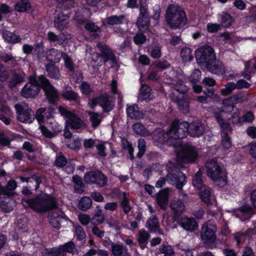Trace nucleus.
Instances as JSON below:
<instances>
[{"mask_svg": "<svg viewBox=\"0 0 256 256\" xmlns=\"http://www.w3.org/2000/svg\"><path fill=\"white\" fill-rule=\"evenodd\" d=\"M42 88L44 90L50 102L54 103L58 98L57 91L43 76H40L38 79L35 77L30 78V82L22 89V95L26 98L34 97L38 94Z\"/></svg>", "mask_w": 256, "mask_h": 256, "instance_id": "1", "label": "nucleus"}, {"mask_svg": "<svg viewBox=\"0 0 256 256\" xmlns=\"http://www.w3.org/2000/svg\"><path fill=\"white\" fill-rule=\"evenodd\" d=\"M188 124L186 122H179L174 121L170 128L164 132L160 129L156 130L153 137L155 142L164 144L166 142L168 144L176 146L179 144L177 140L186 136V128Z\"/></svg>", "mask_w": 256, "mask_h": 256, "instance_id": "2", "label": "nucleus"}, {"mask_svg": "<svg viewBox=\"0 0 256 256\" xmlns=\"http://www.w3.org/2000/svg\"><path fill=\"white\" fill-rule=\"evenodd\" d=\"M46 108H40L36 112V118L40 124V129L42 135L51 138L54 136L56 132L60 131L59 125L52 117L45 118Z\"/></svg>", "mask_w": 256, "mask_h": 256, "instance_id": "3", "label": "nucleus"}, {"mask_svg": "<svg viewBox=\"0 0 256 256\" xmlns=\"http://www.w3.org/2000/svg\"><path fill=\"white\" fill-rule=\"evenodd\" d=\"M22 202L24 206H28L33 210L40 212H46L56 206L54 198L46 194L32 199L23 200Z\"/></svg>", "mask_w": 256, "mask_h": 256, "instance_id": "4", "label": "nucleus"}, {"mask_svg": "<svg viewBox=\"0 0 256 256\" xmlns=\"http://www.w3.org/2000/svg\"><path fill=\"white\" fill-rule=\"evenodd\" d=\"M206 172L208 176L218 186L222 187L227 184V172L224 168L214 160L206 163Z\"/></svg>", "mask_w": 256, "mask_h": 256, "instance_id": "5", "label": "nucleus"}, {"mask_svg": "<svg viewBox=\"0 0 256 256\" xmlns=\"http://www.w3.org/2000/svg\"><path fill=\"white\" fill-rule=\"evenodd\" d=\"M186 15L182 9L178 5H170L166 9V20L167 24L172 29L180 28L185 23Z\"/></svg>", "mask_w": 256, "mask_h": 256, "instance_id": "6", "label": "nucleus"}, {"mask_svg": "<svg viewBox=\"0 0 256 256\" xmlns=\"http://www.w3.org/2000/svg\"><path fill=\"white\" fill-rule=\"evenodd\" d=\"M217 230V226L214 221L208 220L204 222L200 232V238L203 243L206 244L214 243L216 240Z\"/></svg>", "mask_w": 256, "mask_h": 256, "instance_id": "7", "label": "nucleus"}, {"mask_svg": "<svg viewBox=\"0 0 256 256\" xmlns=\"http://www.w3.org/2000/svg\"><path fill=\"white\" fill-rule=\"evenodd\" d=\"M58 110L60 115L66 120V124L67 127L72 129L78 130L83 128L84 126V122L74 112L68 110L65 107L60 106Z\"/></svg>", "mask_w": 256, "mask_h": 256, "instance_id": "8", "label": "nucleus"}, {"mask_svg": "<svg viewBox=\"0 0 256 256\" xmlns=\"http://www.w3.org/2000/svg\"><path fill=\"white\" fill-rule=\"evenodd\" d=\"M98 104L102 107L104 112H108L114 108V100L112 97L105 94L98 97L90 99L88 105L90 108H94Z\"/></svg>", "mask_w": 256, "mask_h": 256, "instance_id": "9", "label": "nucleus"}, {"mask_svg": "<svg viewBox=\"0 0 256 256\" xmlns=\"http://www.w3.org/2000/svg\"><path fill=\"white\" fill-rule=\"evenodd\" d=\"M198 156L196 148L188 145H183L180 148L177 154L178 163H188L195 160Z\"/></svg>", "mask_w": 256, "mask_h": 256, "instance_id": "10", "label": "nucleus"}, {"mask_svg": "<svg viewBox=\"0 0 256 256\" xmlns=\"http://www.w3.org/2000/svg\"><path fill=\"white\" fill-rule=\"evenodd\" d=\"M195 56L198 62L206 64L216 60L214 50L209 46H202L195 52Z\"/></svg>", "mask_w": 256, "mask_h": 256, "instance_id": "11", "label": "nucleus"}, {"mask_svg": "<svg viewBox=\"0 0 256 256\" xmlns=\"http://www.w3.org/2000/svg\"><path fill=\"white\" fill-rule=\"evenodd\" d=\"M14 108L18 114L19 121L24 123H32L34 119V114L28 105L21 103L15 105Z\"/></svg>", "mask_w": 256, "mask_h": 256, "instance_id": "12", "label": "nucleus"}, {"mask_svg": "<svg viewBox=\"0 0 256 256\" xmlns=\"http://www.w3.org/2000/svg\"><path fill=\"white\" fill-rule=\"evenodd\" d=\"M166 178L170 184L175 185L177 188L180 189L186 182L185 176L176 168L168 172Z\"/></svg>", "mask_w": 256, "mask_h": 256, "instance_id": "13", "label": "nucleus"}, {"mask_svg": "<svg viewBox=\"0 0 256 256\" xmlns=\"http://www.w3.org/2000/svg\"><path fill=\"white\" fill-rule=\"evenodd\" d=\"M84 181L86 183L95 184L98 186H103L107 182L106 177L100 172H90L84 176Z\"/></svg>", "mask_w": 256, "mask_h": 256, "instance_id": "14", "label": "nucleus"}, {"mask_svg": "<svg viewBox=\"0 0 256 256\" xmlns=\"http://www.w3.org/2000/svg\"><path fill=\"white\" fill-rule=\"evenodd\" d=\"M150 16L147 8L144 6L140 8V14L136 22L138 29L142 32H146L148 28Z\"/></svg>", "mask_w": 256, "mask_h": 256, "instance_id": "15", "label": "nucleus"}, {"mask_svg": "<svg viewBox=\"0 0 256 256\" xmlns=\"http://www.w3.org/2000/svg\"><path fill=\"white\" fill-rule=\"evenodd\" d=\"M242 97V94H238L224 99L222 102V110L219 108L222 111V114L225 111L226 112H232L236 104L241 102L244 100L243 99Z\"/></svg>", "mask_w": 256, "mask_h": 256, "instance_id": "16", "label": "nucleus"}, {"mask_svg": "<svg viewBox=\"0 0 256 256\" xmlns=\"http://www.w3.org/2000/svg\"><path fill=\"white\" fill-rule=\"evenodd\" d=\"M180 226L185 230L188 232H194L198 229V226L195 218L184 216L179 220Z\"/></svg>", "mask_w": 256, "mask_h": 256, "instance_id": "17", "label": "nucleus"}, {"mask_svg": "<svg viewBox=\"0 0 256 256\" xmlns=\"http://www.w3.org/2000/svg\"><path fill=\"white\" fill-rule=\"evenodd\" d=\"M188 126L186 128V135L189 128V133L192 136H200L205 132V126L200 120H196L190 124L187 122Z\"/></svg>", "mask_w": 256, "mask_h": 256, "instance_id": "18", "label": "nucleus"}, {"mask_svg": "<svg viewBox=\"0 0 256 256\" xmlns=\"http://www.w3.org/2000/svg\"><path fill=\"white\" fill-rule=\"evenodd\" d=\"M69 23V16L63 12L56 11L54 16V26L60 30H62L67 28Z\"/></svg>", "mask_w": 256, "mask_h": 256, "instance_id": "19", "label": "nucleus"}, {"mask_svg": "<svg viewBox=\"0 0 256 256\" xmlns=\"http://www.w3.org/2000/svg\"><path fill=\"white\" fill-rule=\"evenodd\" d=\"M110 252L114 256H131L128 248L120 242L114 243L109 240Z\"/></svg>", "mask_w": 256, "mask_h": 256, "instance_id": "20", "label": "nucleus"}, {"mask_svg": "<svg viewBox=\"0 0 256 256\" xmlns=\"http://www.w3.org/2000/svg\"><path fill=\"white\" fill-rule=\"evenodd\" d=\"M210 112L214 115L218 122L220 124L222 131L231 130V126L230 124L224 122L222 116V111L220 110L219 108L215 106H212L210 108Z\"/></svg>", "mask_w": 256, "mask_h": 256, "instance_id": "21", "label": "nucleus"}, {"mask_svg": "<svg viewBox=\"0 0 256 256\" xmlns=\"http://www.w3.org/2000/svg\"><path fill=\"white\" fill-rule=\"evenodd\" d=\"M208 70L215 74H225L226 76L228 74V70H226L223 64L220 62H216V60L213 62L206 64Z\"/></svg>", "mask_w": 256, "mask_h": 256, "instance_id": "22", "label": "nucleus"}, {"mask_svg": "<svg viewBox=\"0 0 256 256\" xmlns=\"http://www.w3.org/2000/svg\"><path fill=\"white\" fill-rule=\"evenodd\" d=\"M170 189L164 188L160 190L156 196V202L162 209H166L168 206Z\"/></svg>", "mask_w": 256, "mask_h": 256, "instance_id": "23", "label": "nucleus"}, {"mask_svg": "<svg viewBox=\"0 0 256 256\" xmlns=\"http://www.w3.org/2000/svg\"><path fill=\"white\" fill-rule=\"evenodd\" d=\"M62 218V213L61 212L54 210L48 214L49 222L54 228H60V222Z\"/></svg>", "mask_w": 256, "mask_h": 256, "instance_id": "24", "label": "nucleus"}, {"mask_svg": "<svg viewBox=\"0 0 256 256\" xmlns=\"http://www.w3.org/2000/svg\"><path fill=\"white\" fill-rule=\"evenodd\" d=\"M126 114L132 119H140L144 116V114L139 110L138 105L136 104L127 105Z\"/></svg>", "mask_w": 256, "mask_h": 256, "instance_id": "25", "label": "nucleus"}, {"mask_svg": "<svg viewBox=\"0 0 256 256\" xmlns=\"http://www.w3.org/2000/svg\"><path fill=\"white\" fill-rule=\"evenodd\" d=\"M256 233V230L254 229H250L248 230L246 234L244 232H236L234 234V238L236 241V244L240 246L246 240V236H250L251 234H254Z\"/></svg>", "mask_w": 256, "mask_h": 256, "instance_id": "26", "label": "nucleus"}, {"mask_svg": "<svg viewBox=\"0 0 256 256\" xmlns=\"http://www.w3.org/2000/svg\"><path fill=\"white\" fill-rule=\"evenodd\" d=\"M64 56L60 50L53 48L48 52L46 58L50 62H58Z\"/></svg>", "mask_w": 256, "mask_h": 256, "instance_id": "27", "label": "nucleus"}, {"mask_svg": "<svg viewBox=\"0 0 256 256\" xmlns=\"http://www.w3.org/2000/svg\"><path fill=\"white\" fill-rule=\"evenodd\" d=\"M46 71L48 75L52 78L58 80L60 78V74L59 68L52 64H50L46 66Z\"/></svg>", "mask_w": 256, "mask_h": 256, "instance_id": "28", "label": "nucleus"}, {"mask_svg": "<svg viewBox=\"0 0 256 256\" xmlns=\"http://www.w3.org/2000/svg\"><path fill=\"white\" fill-rule=\"evenodd\" d=\"M170 208L176 214L180 215L185 210V206L182 201L178 200H174L170 204Z\"/></svg>", "mask_w": 256, "mask_h": 256, "instance_id": "29", "label": "nucleus"}, {"mask_svg": "<svg viewBox=\"0 0 256 256\" xmlns=\"http://www.w3.org/2000/svg\"><path fill=\"white\" fill-rule=\"evenodd\" d=\"M42 254L43 256H64V250L60 247L54 248L45 249Z\"/></svg>", "mask_w": 256, "mask_h": 256, "instance_id": "30", "label": "nucleus"}, {"mask_svg": "<svg viewBox=\"0 0 256 256\" xmlns=\"http://www.w3.org/2000/svg\"><path fill=\"white\" fill-rule=\"evenodd\" d=\"M2 35L4 39L8 43L16 44L21 40V38L19 36L10 31H4Z\"/></svg>", "mask_w": 256, "mask_h": 256, "instance_id": "31", "label": "nucleus"}, {"mask_svg": "<svg viewBox=\"0 0 256 256\" xmlns=\"http://www.w3.org/2000/svg\"><path fill=\"white\" fill-rule=\"evenodd\" d=\"M88 113L90 116V120L92 123V128H96L102 121L103 118L102 114L90 112H88Z\"/></svg>", "mask_w": 256, "mask_h": 256, "instance_id": "32", "label": "nucleus"}, {"mask_svg": "<svg viewBox=\"0 0 256 256\" xmlns=\"http://www.w3.org/2000/svg\"><path fill=\"white\" fill-rule=\"evenodd\" d=\"M219 22L220 25L224 28H228L234 22V20L231 16L228 14L224 13L218 16Z\"/></svg>", "mask_w": 256, "mask_h": 256, "instance_id": "33", "label": "nucleus"}, {"mask_svg": "<svg viewBox=\"0 0 256 256\" xmlns=\"http://www.w3.org/2000/svg\"><path fill=\"white\" fill-rule=\"evenodd\" d=\"M200 196L201 200L205 202L206 204H210V196H211V192L210 189L206 186H204L200 190Z\"/></svg>", "mask_w": 256, "mask_h": 256, "instance_id": "34", "label": "nucleus"}, {"mask_svg": "<svg viewBox=\"0 0 256 256\" xmlns=\"http://www.w3.org/2000/svg\"><path fill=\"white\" fill-rule=\"evenodd\" d=\"M132 129L137 134L147 136L150 135V133L146 129L144 126L140 123H136L132 126Z\"/></svg>", "mask_w": 256, "mask_h": 256, "instance_id": "35", "label": "nucleus"}, {"mask_svg": "<svg viewBox=\"0 0 256 256\" xmlns=\"http://www.w3.org/2000/svg\"><path fill=\"white\" fill-rule=\"evenodd\" d=\"M151 89L147 85H142L140 89V96L142 100H148L153 98V96L150 94Z\"/></svg>", "mask_w": 256, "mask_h": 256, "instance_id": "36", "label": "nucleus"}, {"mask_svg": "<svg viewBox=\"0 0 256 256\" xmlns=\"http://www.w3.org/2000/svg\"><path fill=\"white\" fill-rule=\"evenodd\" d=\"M65 144L68 148L72 150H78L81 146V141L78 137L73 136L71 140H66Z\"/></svg>", "mask_w": 256, "mask_h": 256, "instance_id": "37", "label": "nucleus"}, {"mask_svg": "<svg viewBox=\"0 0 256 256\" xmlns=\"http://www.w3.org/2000/svg\"><path fill=\"white\" fill-rule=\"evenodd\" d=\"M92 204L91 198L88 196H84L79 200L78 208L82 210H86L90 208Z\"/></svg>", "mask_w": 256, "mask_h": 256, "instance_id": "38", "label": "nucleus"}, {"mask_svg": "<svg viewBox=\"0 0 256 256\" xmlns=\"http://www.w3.org/2000/svg\"><path fill=\"white\" fill-rule=\"evenodd\" d=\"M146 226L152 232H159V222L158 218L155 216H153L152 218L148 220Z\"/></svg>", "mask_w": 256, "mask_h": 256, "instance_id": "39", "label": "nucleus"}, {"mask_svg": "<svg viewBox=\"0 0 256 256\" xmlns=\"http://www.w3.org/2000/svg\"><path fill=\"white\" fill-rule=\"evenodd\" d=\"M180 56L182 60L184 62H190L194 58L192 50L186 47L182 49Z\"/></svg>", "mask_w": 256, "mask_h": 256, "instance_id": "40", "label": "nucleus"}, {"mask_svg": "<svg viewBox=\"0 0 256 256\" xmlns=\"http://www.w3.org/2000/svg\"><path fill=\"white\" fill-rule=\"evenodd\" d=\"M202 172L200 170H199L196 174L192 182L193 186L199 190L202 188L204 186H206L202 184Z\"/></svg>", "mask_w": 256, "mask_h": 256, "instance_id": "41", "label": "nucleus"}, {"mask_svg": "<svg viewBox=\"0 0 256 256\" xmlns=\"http://www.w3.org/2000/svg\"><path fill=\"white\" fill-rule=\"evenodd\" d=\"M30 8V3L27 0H22L16 3L14 9L19 12L28 10Z\"/></svg>", "mask_w": 256, "mask_h": 256, "instance_id": "42", "label": "nucleus"}, {"mask_svg": "<svg viewBox=\"0 0 256 256\" xmlns=\"http://www.w3.org/2000/svg\"><path fill=\"white\" fill-rule=\"evenodd\" d=\"M238 89L236 84L234 82L228 83L225 87L220 90V94L222 96H227L233 92L234 90Z\"/></svg>", "mask_w": 256, "mask_h": 256, "instance_id": "43", "label": "nucleus"}, {"mask_svg": "<svg viewBox=\"0 0 256 256\" xmlns=\"http://www.w3.org/2000/svg\"><path fill=\"white\" fill-rule=\"evenodd\" d=\"M124 16H113L107 18L105 19V22L108 24H119L122 22V20L124 19Z\"/></svg>", "mask_w": 256, "mask_h": 256, "instance_id": "44", "label": "nucleus"}, {"mask_svg": "<svg viewBox=\"0 0 256 256\" xmlns=\"http://www.w3.org/2000/svg\"><path fill=\"white\" fill-rule=\"evenodd\" d=\"M0 58L2 60L6 62H10V64L15 65L20 60V58L14 57L10 54L4 53L2 54Z\"/></svg>", "mask_w": 256, "mask_h": 256, "instance_id": "45", "label": "nucleus"}, {"mask_svg": "<svg viewBox=\"0 0 256 256\" xmlns=\"http://www.w3.org/2000/svg\"><path fill=\"white\" fill-rule=\"evenodd\" d=\"M105 220L104 216L102 214L100 209H98L92 218V222L95 224H99L104 222Z\"/></svg>", "mask_w": 256, "mask_h": 256, "instance_id": "46", "label": "nucleus"}, {"mask_svg": "<svg viewBox=\"0 0 256 256\" xmlns=\"http://www.w3.org/2000/svg\"><path fill=\"white\" fill-rule=\"evenodd\" d=\"M176 103L179 110L184 114H186L189 112V106L187 101L184 99H178Z\"/></svg>", "mask_w": 256, "mask_h": 256, "instance_id": "47", "label": "nucleus"}, {"mask_svg": "<svg viewBox=\"0 0 256 256\" xmlns=\"http://www.w3.org/2000/svg\"><path fill=\"white\" fill-rule=\"evenodd\" d=\"M254 119V116L252 112H246L242 116L238 118V123L242 124L245 122H251Z\"/></svg>", "mask_w": 256, "mask_h": 256, "instance_id": "48", "label": "nucleus"}, {"mask_svg": "<svg viewBox=\"0 0 256 256\" xmlns=\"http://www.w3.org/2000/svg\"><path fill=\"white\" fill-rule=\"evenodd\" d=\"M222 144L226 149H228L232 146V142L228 134L225 132H222Z\"/></svg>", "mask_w": 256, "mask_h": 256, "instance_id": "49", "label": "nucleus"}, {"mask_svg": "<svg viewBox=\"0 0 256 256\" xmlns=\"http://www.w3.org/2000/svg\"><path fill=\"white\" fill-rule=\"evenodd\" d=\"M10 70L3 65L0 64V81L6 80L10 76Z\"/></svg>", "mask_w": 256, "mask_h": 256, "instance_id": "50", "label": "nucleus"}, {"mask_svg": "<svg viewBox=\"0 0 256 256\" xmlns=\"http://www.w3.org/2000/svg\"><path fill=\"white\" fill-rule=\"evenodd\" d=\"M150 238V235L148 233L145 231L142 230L140 232L138 237V241L142 247H144V244Z\"/></svg>", "mask_w": 256, "mask_h": 256, "instance_id": "51", "label": "nucleus"}, {"mask_svg": "<svg viewBox=\"0 0 256 256\" xmlns=\"http://www.w3.org/2000/svg\"><path fill=\"white\" fill-rule=\"evenodd\" d=\"M62 96L69 100H75L78 98V94L72 90H67L62 94Z\"/></svg>", "mask_w": 256, "mask_h": 256, "instance_id": "52", "label": "nucleus"}, {"mask_svg": "<svg viewBox=\"0 0 256 256\" xmlns=\"http://www.w3.org/2000/svg\"><path fill=\"white\" fill-rule=\"evenodd\" d=\"M138 152L137 154V156L140 158L144 153L146 150V142L142 138H140L138 140Z\"/></svg>", "mask_w": 256, "mask_h": 256, "instance_id": "53", "label": "nucleus"}, {"mask_svg": "<svg viewBox=\"0 0 256 256\" xmlns=\"http://www.w3.org/2000/svg\"><path fill=\"white\" fill-rule=\"evenodd\" d=\"M124 198L121 202V206L124 212L126 214L130 212V207L129 205V202L128 199L126 198V195L124 192L123 193Z\"/></svg>", "mask_w": 256, "mask_h": 256, "instance_id": "54", "label": "nucleus"}, {"mask_svg": "<svg viewBox=\"0 0 256 256\" xmlns=\"http://www.w3.org/2000/svg\"><path fill=\"white\" fill-rule=\"evenodd\" d=\"M72 182L74 184L75 190L77 191L81 190L83 188L84 184L80 176H75L72 177Z\"/></svg>", "mask_w": 256, "mask_h": 256, "instance_id": "55", "label": "nucleus"}, {"mask_svg": "<svg viewBox=\"0 0 256 256\" xmlns=\"http://www.w3.org/2000/svg\"><path fill=\"white\" fill-rule=\"evenodd\" d=\"M96 148L98 152V154L102 157H104L106 155V146L104 143L100 142L96 145Z\"/></svg>", "mask_w": 256, "mask_h": 256, "instance_id": "56", "label": "nucleus"}, {"mask_svg": "<svg viewBox=\"0 0 256 256\" xmlns=\"http://www.w3.org/2000/svg\"><path fill=\"white\" fill-rule=\"evenodd\" d=\"M239 212L244 216V220L248 218L251 214V208L250 206H243Z\"/></svg>", "mask_w": 256, "mask_h": 256, "instance_id": "57", "label": "nucleus"}, {"mask_svg": "<svg viewBox=\"0 0 256 256\" xmlns=\"http://www.w3.org/2000/svg\"><path fill=\"white\" fill-rule=\"evenodd\" d=\"M201 72L198 70H194L190 76V80L192 83H196L200 80Z\"/></svg>", "mask_w": 256, "mask_h": 256, "instance_id": "58", "label": "nucleus"}, {"mask_svg": "<svg viewBox=\"0 0 256 256\" xmlns=\"http://www.w3.org/2000/svg\"><path fill=\"white\" fill-rule=\"evenodd\" d=\"M64 60L65 63V66L70 71H73L74 70L73 62L72 59L67 55L64 54Z\"/></svg>", "mask_w": 256, "mask_h": 256, "instance_id": "59", "label": "nucleus"}, {"mask_svg": "<svg viewBox=\"0 0 256 256\" xmlns=\"http://www.w3.org/2000/svg\"><path fill=\"white\" fill-rule=\"evenodd\" d=\"M86 30L89 32H94L99 30L100 28L94 22H87L84 26Z\"/></svg>", "mask_w": 256, "mask_h": 256, "instance_id": "60", "label": "nucleus"}, {"mask_svg": "<svg viewBox=\"0 0 256 256\" xmlns=\"http://www.w3.org/2000/svg\"><path fill=\"white\" fill-rule=\"evenodd\" d=\"M76 235L78 240H82L86 236L84 229L80 226H76Z\"/></svg>", "mask_w": 256, "mask_h": 256, "instance_id": "61", "label": "nucleus"}, {"mask_svg": "<svg viewBox=\"0 0 256 256\" xmlns=\"http://www.w3.org/2000/svg\"><path fill=\"white\" fill-rule=\"evenodd\" d=\"M62 35L57 36L52 32H49L48 34V40L52 42H59L62 41Z\"/></svg>", "mask_w": 256, "mask_h": 256, "instance_id": "62", "label": "nucleus"}, {"mask_svg": "<svg viewBox=\"0 0 256 256\" xmlns=\"http://www.w3.org/2000/svg\"><path fill=\"white\" fill-rule=\"evenodd\" d=\"M80 89L82 92L86 95H88L91 92V88L89 84L86 82H83L80 86Z\"/></svg>", "mask_w": 256, "mask_h": 256, "instance_id": "63", "label": "nucleus"}, {"mask_svg": "<svg viewBox=\"0 0 256 256\" xmlns=\"http://www.w3.org/2000/svg\"><path fill=\"white\" fill-rule=\"evenodd\" d=\"M67 162L66 159L64 156L59 155L56 160L55 164L58 167H64Z\"/></svg>", "mask_w": 256, "mask_h": 256, "instance_id": "64", "label": "nucleus"}]
</instances>
